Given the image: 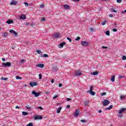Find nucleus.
<instances>
[{
    "instance_id": "412c9836",
    "label": "nucleus",
    "mask_w": 126,
    "mask_h": 126,
    "mask_svg": "<svg viewBox=\"0 0 126 126\" xmlns=\"http://www.w3.org/2000/svg\"><path fill=\"white\" fill-rule=\"evenodd\" d=\"M52 71H53L54 72H56V71H58V68L55 67H53L52 69Z\"/></svg>"
},
{
    "instance_id": "2eb2a0df",
    "label": "nucleus",
    "mask_w": 126,
    "mask_h": 126,
    "mask_svg": "<svg viewBox=\"0 0 126 126\" xmlns=\"http://www.w3.org/2000/svg\"><path fill=\"white\" fill-rule=\"evenodd\" d=\"M63 7H64V8H65V9H68L70 8V6L67 4L63 5Z\"/></svg>"
},
{
    "instance_id": "79ce46f5",
    "label": "nucleus",
    "mask_w": 126,
    "mask_h": 126,
    "mask_svg": "<svg viewBox=\"0 0 126 126\" xmlns=\"http://www.w3.org/2000/svg\"><path fill=\"white\" fill-rule=\"evenodd\" d=\"M27 126H33V123H30L28 124Z\"/></svg>"
},
{
    "instance_id": "423d86ee",
    "label": "nucleus",
    "mask_w": 126,
    "mask_h": 126,
    "mask_svg": "<svg viewBox=\"0 0 126 126\" xmlns=\"http://www.w3.org/2000/svg\"><path fill=\"white\" fill-rule=\"evenodd\" d=\"M79 112H80V109H79V108H78V109H77L75 111V113H74V116H75V117H77V116H79Z\"/></svg>"
},
{
    "instance_id": "7ed1b4c3",
    "label": "nucleus",
    "mask_w": 126,
    "mask_h": 126,
    "mask_svg": "<svg viewBox=\"0 0 126 126\" xmlns=\"http://www.w3.org/2000/svg\"><path fill=\"white\" fill-rule=\"evenodd\" d=\"M29 85L31 87H34V86H37V85H38V83L36 82H32L29 83Z\"/></svg>"
},
{
    "instance_id": "f8f14e48",
    "label": "nucleus",
    "mask_w": 126,
    "mask_h": 126,
    "mask_svg": "<svg viewBox=\"0 0 126 126\" xmlns=\"http://www.w3.org/2000/svg\"><path fill=\"white\" fill-rule=\"evenodd\" d=\"M54 37H55V38H60V37H61V34L58 33H55Z\"/></svg>"
},
{
    "instance_id": "dca6fc26",
    "label": "nucleus",
    "mask_w": 126,
    "mask_h": 126,
    "mask_svg": "<svg viewBox=\"0 0 126 126\" xmlns=\"http://www.w3.org/2000/svg\"><path fill=\"white\" fill-rule=\"evenodd\" d=\"M6 23H7V24H11V23H13V20H9L6 22Z\"/></svg>"
},
{
    "instance_id": "5fc2aeb1",
    "label": "nucleus",
    "mask_w": 126,
    "mask_h": 126,
    "mask_svg": "<svg viewBox=\"0 0 126 126\" xmlns=\"http://www.w3.org/2000/svg\"><path fill=\"white\" fill-rule=\"evenodd\" d=\"M105 111H107V110H111V109H110V107H107V108H106L105 109Z\"/></svg>"
},
{
    "instance_id": "a18cd8bd",
    "label": "nucleus",
    "mask_w": 126,
    "mask_h": 126,
    "mask_svg": "<svg viewBox=\"0 0 126 126\" xmlns=\"http://www.w3.org/2000/svg\"><path fill=\"white\" fill-rule=\"evenodd\" d=\"M81 123H86V120H82L80 121Z\"/></svg>"
},
{
    "instance_id": "1a4fd4ad",
    "label": "nucleus",
    "mask_w": 126,
    "mask_h": 126,
    "mask_svg": "<svg viewBox=\"0 0 126 126\" xmlns=\"http://www.w3.org/2000/svg\"><path fill=\"white\" fill-rule=\"evenodd\" d=\"M18 3V2L17 1H15L14 0H13L11 2L10 4L11 5H16Z\"/></svg>"
},
{
    "instance_id": "c9c22d12",
    "label": "nucleus",
    "mask_w": 126,
    "mask_h": 126,
    "mask_svg": "<svg viewBox=\"0 0 126 126\" xmlns=\"http://www.w3.org/2000/svg\"><path fill=\"white\" fill-rule=\"evenodd\" d=\"M122 60H123V61H126V56H123L122 57Z\"/></svg>"
},
{
    "instance_id": "de8ad7c7",
    "label": "nucleus",
    "mask_w": 126,
    "mask_h": 126,
    "mask_svg": "<svg viewBox=\"0 0 126 126\" xmlns=\"http://www.w3.org/2000/svg\"><path fill=\"white\" fill-rule=\"evenodd\" d=\"M117 2L121 3V2H122V0H117Z\"/></svg>"
},
{
    "instance_id": "c85d7f7f",
    "label": "nucleus",
    "mask_w": 126,
    "mask_h": 126,
    "mask_svg": "<svg viewBox=\"0 0 126 126\" xmlns=\"http://www.w3.org/2000/svg\"><path fill=\"white\" fill-rule=\"evenodd\" d=\"M41 22H45L46 21V19L45 18H42L40 20Z\"/></svg>"
},
{
    "instance_id": "aec40b11",
    "label": "nucleus",
    "mask_w": 126,
    "mask_h": 126,
    "mask_svg": "<svg viewBox=\"0 0 126 126\" xmlns=\"http://www.w3.org/2000/svg\"><path fill=\"white\" fill-rule=\"evenodd\" d=\"M91 75H97L98 74V71H94V72L90 73Z\"/></svg>"
},
{
    "instance_id": "603ef678",
    "label": "nucleus",
    "mask_w": 126,
    "mask_h": 126,
    "mask_svg": "<svg viewBox=\"0 0 126 126\" xmlns=\"http://www.w3.org/2000/svg\"><path fill=\"white\" fill-rule=\"evenodd\" d=\"M59 97V95H56L55 96L53 97V99H56V98H58Z\"/></svg>"
},
{
    "instance_id": "393cba45",
    "label": "nucleus",
    "mask_w": 126,
    "mask_h": 126,
    "mask_svg": "<svg viewBox=\"0 0 126 126\" xmlns=\"http://www.w3.org/2000/svg\"><path fill=\"white\" fill-rule=\"evenodd\" d=\"M106 35L107 36H110V31H107L105 32Z\"/></svg>"
},
{
    "instance_id": "4468645a",
    "label": "nucleus",
    "mask_w": 126,
    "mask_h": 126,
    "mask_svg": "<svg viewBox=\"0 0 126 126\" xmlns=\"http://www.w3.org/2000/svg\"><path fill=\"white\" fill-rule=\"evenodd\" d=\"M87 93H90V94H91V95H92L93 96H94V95L96 94V93L93 92V91H91L90 92H87Z\"/></svg>"
},
{
    "instance_id": "cd10ccee",
    "label": "nucleus",
    "mask_w": 126,
    "mask_h": 126,
    "mask_svg": "<svg viewBox=\"0 0 126 126\" xmlns=\"http://www.w3.org/2000/svg\"><path fill=\"white\" fill-rule=\"evenodd\" d=\"M106 23H108V21H104L102 22V25H105L106 24Z\"/></svg>"
},
{
    "instance_id": "09e8293b",
    "label": "nucleus",
    "mask_w": 126,
    "mask_h": 126,
    "mask_svg": "<svg viewBox=\"0 0 126 126\" xmlns=\"http://www.w3.org/2000/svg\"><path fill=\"white\" fill-rule=\"evenodd\" d=\"M112 31H113V32H117V31H118V30H117L116 29H113L112 30Z\"/></svg>"
},
{
    "instance_id": "20e7f679",
    "label": "nucleus",
    "mask_w": 126,
    "mask_h": 126,
    "mask_svg": "<svg viewBox=\"0 0 126 126\" xmlns=\"http://www.w3.org/2000/svg\"><path fill=\"white\" fill-rule=\"evenodd\" d=\"M81 44L83 47H86L89 45V42L88 41H82Z\"/></svg>"
},
{
    "instance_id": "e2e57ef3",
    "label": "nucleus",
    "mask_w": 126,
    "mask_h": 126,
    "mask_svg": "<svg viewBox=\"0 0 126 126\" xmlns=\"http://www.w3.org/2000/svg\"><path fill=\"white\" fill-rule=\"evenodd\" d=\"M110 0H101V1H109Z\"/></svg>"
},
{
    "instance_id": "a878e982",
    "label": "nucleus",
    "mask_w": 126,
    "mask_h": 126,
    "mask_svg": "<svg viewBox=\"0 0 126 126\" xmlns=\"http://www.w3.org/2000/svg\"><path fill=\"white\" fill-rule=\"evenodd\" d=\"M26 62V61L24 59H23L22 60L20 61V63H25Z\"/></svg>"
},
{
    "instance_id": "49530a36",
    "label": "nucleus",
    "mask_w": 126,
    "mask_h": 126,
    "mask_svg": "<svg viewBox=\"0 0 126 126\" xmlns=\"http://www.w3.org/2000/svg\"><path fill=\"white\" fill-rule=\"evenodd\" d=\"M10 33H14V31L13 30H10L9 31Z\"/></svg>"
},
{
    "instance_id": "f257e3e1",
    "label": "nucleus",
    "mask_w": 126,
    "mask_h": 126,
    "mask_svg": "<svg viewBox=\"0 0 126 126\" xmlns=\"http://www.w3.org/2000/svg\"><path fill=\"white\" fill-rule=\"evenodd\" d=\"M32 94V95H34L35 97H38V96L41 95V92L36 93L35 91H33Z\"/></svg>"
},
{
    "instance_id": "0eeeda50",
    "label": "nucleus",
    "mask_w": 126,
    "mask_h": 126,
    "mask_svg": "<svg viewBox=\"0 0 126 126\" xmlns=\"http://www.w3.org/2000/svg\"><path fill=\"white\" fill-rule=\"evenodd\" d=\"M64 45H66V43L64 41H63L62 43H61L60 44H59L58 45V47L60 49H62V48H63V46H64Z\"/></svg>"
},
{
    "instance_id": "6ab92c4d",
    "label": "nucleus",
    "mask_w": 126,
    "mask_h": 126,
    "mask_svg": "<svg viewBox=\"0 0 126 126\" xmlns=\"http://www.w3.org/2000/svg\"><path fill=\"white\" fill-rule=\"evenodd\" d=\"M62 109H63V107H60L59 108H58L57 111V114H60V113H61V111Z\"/></svg>"
},
{
    "instance_id": "c756f323",
    "label": "nucleus",
    "mask_w": 126,
    "mask_h": 126,
    "mask_svg": "<svg viewBox=\"0 0 126 126\" xmlns=\"http://www.w3.org/2000/svg\"><path fill=\"white\" fill-rule=\"evenodd\" d=\"M24 4H25V6H26L27 7L29 6V4H28V3L27 2H25Z\"/></svg>"
},
{
    "instance_id": "0e129e2a",
    "label": "nucleus",
    "mask_w": 126,
    "mask_h": 126,
    "mask_svg": "<svg viewBox=\"0 0 126 126\" xmlns=\"http://www.w3.org/2000/svg\"><path fill=\"white\" fill-rule=\"evenodd\" d=\"M109 109H113V106L112 105L109 106Z\"/></svg>"
},
{
    "instance_id": "338daca9",
    "label": "nucleus",
    "mask_w": 126,
    "mask_h": 126,
    "mask_svg": "<svg viewBox=\"0 0 126 126\" xmlns=\"http://www.w3.org/2000/svg\"><path fill=\"white\" fill-rule=\"evenodd\" d=\"M113 15L112 14H110L109 15V17H111V18H113Z\"/></svg>"
},
{
    "instance_id": "9d476101",
    "label": "nucleus",
    "mask_w": 126,
    "mask_h": 126,
    "mask_svg": "<svg viewBox=\"0 0 126 126\" xmlns=\"http://www.w3.org/2000/svg\"><path fill=\"white\" fill-rule=\"evenodd\" d=\"M36 67H40V68H43L45 66L44 64H37L36 65Z\"/></svg>"
},
{
    "instance_id": "4be33fe9",
    "label": "nucleus",
    "mask_w": 126,
    "mask_h": 126,
    "mask_svg": "<svg viewBox=\"0 0 126 126\" xmlns=\"http://www.w3.org/2000/svg\"><path fill=\"white\" fill-rule=\"evenodd\" d=\"M88 104H89V101H86L84 102V105L85 106H88Z\"/></svg>"
},
{
    "instance_id": "864d4df0",
    "label": "nucleus",
    "mask_w": 126,
    "mask_h": 126,
    "mask_svg": "<svg viewBox=\"0 0 126 126\" xmlns=\"http://www.w3.org/2000/svg\"><path fill=\"white\" fill-rule=\"evenodd\" d=\"M66 101H71V98H66Z\"/></svg>"
},
{
    "instance_id": "bb28decb",
    "label": "nucleus",
    "mask_w": 126,
    "mask_h": 126,
    "mask_svg": "<svg viewBox=\"0 0 126 126\" xmlns=\"http://www.w3.org/2000/svg\"><path fill=\"white\" fill-rule=\"evenodd\" d=\"M89 31L91 32H94V29L93 28H90V29H89Z\"/></svg>"
},
{
    "instance_id": "052dcab7",
    "label": "nucleus",
    "mask_w": 126,
    "mask_h": 126,
    "mask_svg": "<svg viewBox=\"0 0 126 126\" xmlns=\"http://www.w3.org/2000/svg\"><path fill=\"white\" fill-rule=\"evenodd\" d=\"M59 87H62L63 86V84L60 83V84H59Z\"/></svg>"
},
{
    "instance_id": "e433bc0d",
    "label": "nucleus",
    "mask_w": 126,
    "mask_h": 126,
    "mask_svg": "<svg viewBox=\"0 0 126 126\" xmlns=\"http://www.w3.org/2000/svg\"><path fill=\"white\" fill-rule=\"evenodd\" d=\"M16 79H22V77H19L18 76H16Z\"/></svg>"
},
{
    "instance_id": "f03ea898",
    "label": "nucleus",
    "mask_w": 126,
    "mask_h": 126,
    "mask_svg": "<svg viewBox=\"0 0 126 126\" xmlns=\"http://www.w3.org/2000/svg\"><path fill=\"white\" fill-rule=\"evenodd\" d=\"M109 103L110 101L108 100L107 99H104L103 101L102 102L103 106H108Z\"/></svg>"
},
{
    "instance_id": "69168bd1",
    "label": "nucleus",
    "mask_w": 126,
    "mask_h": 126,
    "mask_svg": "<svg viewBox=\"0 0 126 126\" xmlns=\"http://www.w3.org/2000/svg\"><path fill=\"white\" fill-rule=\"evenodd\" d=\"M54 82H55V80L54 79H52L51 80V83H54Z\"/></svg>"
},
{
    "instance_id": "bf43d9fd",
    "label": "nucleus",
    "mask_w": 126,
    "mask_h": 126,
    "mask_svg": "<svg viewBox=\"0 0 126 126\" xmlns=\"http://www.w3.org/2000/svg\"><path fill=\"white\" fill-rule=\"evenodd\" d=\"M119 118H123V115L120 114L118 116Z\"/></svg>"
},
{
    "instance_id": "5701e85b",
    "label": "nucleus",
    "mask_w": 126,
    "mask_h": 126,
    "mask_svg": "<svg viewBox=\"0 0 126 126\" xmlns=\"http://www.w3.org/2000/svg\"><path fill=\"white\" fill-rule=\"evenodd\" d=\"M115 77H116V76H115V75L112 76V77L111 78L112 82H114L115 81Z\"/></svg>"
},
{
    "instance_id": "ddd939ff",
    "label": "nucleus",
    "mask_w": 126,
    "mask_h": 126,
    "mask_svg": "<svg viewBox=\"0 0 126 126\" xmlns=\"http://www.w3.org/2000/svg\"><path fill=\"white\" fill-rule=\"evenodd\" d=\"M75 74L77 76H80V75L82 74V73L80 72V71H76Z\"/></svg>"
},
{
    "instance_id": "6e6552de",
    "label": "nucleus",
    "mask_w": 126,
    "mask_h": 126,
    "mask_svg": "<svg viewBox=\"0 0 126 126\" xmlns=\"http://www.w3.org/2000/svg\"><path fill=\"white\" fill-rule=\"evenodd\" d=\"M43 119V117L41 116H36L34 117V120H42Z\"/></svg>"
},
{
    "instance_id": "13d9d810",
    "label": "nucleus",
    "mask_w": 126,
    "mask_h": 126,
    "mask_svg": "<svg viewBox=\"0 0 126 126\" xmlns=\"http://www.w3.org/2000/svg\"><path fill=\"white\" fill-rule=\"evenodd\" d=\"M66 108H67V109H69V108H70V105H67L66 106Z\"/></svg>"
},
{
    "instance_id": "2f4dec72",
    "label": "nucleus",
    "mask_w": 126,
    "mask_h": 126,
    "mask_svg": "<svg viewBox=\"0 0 126 126\" xmlns=\"http://www.w3.org/2000/svg\"><path fill=\"white\" fill-rule=\"evenodd\" d=\"M43 58H49V55L47 54H44L43 56Z\"/></svg>"
},
{
    "instance_id": "3c124183",
    "label": "nucleus",
    "mask_w": 126,
    "mask_h": 126,
    "mask_svg": "<svg viewBox=\"0 0 126 126\" xmlns=\"http://www.w3.org/2000/svg\"><path fill=\"white\" fill-rule=\"evenodd\" d=\"M124 77H125V76H121V75L119 76L120 79H121V78H124Z\"/></svg>"
},
{
    "instance_id": "a211bd4d",
    "label": "nucleus",
    "mask_w": 126,
    "mask_h": 126,
    "mask_svg": "<svg viewBox=\"0 0 126 126\" xmlns=\"http://www.w3.org/2000/svg\"><path fill=\"white\" fill-rule=\"evenodd\" d=\"M8 36V33L6 32H4L3 33V37H4V38H6Z\"/></svg>"
},
{
    "instance_id": "9b49d317",
    "label": "nucleus",
    "mask_w": 126,
    "mask_h": 126,
    "mask_svg": "<svg viewBox=\"0 0 126 126\" xmlns=\"http://www.w3.org/2000/svg\"><path fill=\"white\" fill-rule=\"evenodd\" d=\"M126 108H121L119 111V114H123V113H124V112H125V111H126Z\"/></svg>"
},
{
    "instance_id": "37998d69",
    "label": "nucleus",
    "mask_w": 126,
    "mask_h": 126,
    "mask_svg": "<svg viewBox=\"0 0 126 126\" xmlns=\"http://www.w3.org/2000/svg\"><path fill=\"white\" fill-rule=\"evenodd\" d=\"M44 92H45V94H46V95H49V94H50V92L47 91Z\"/></svg>"
},
{
    "instance_id": "4c0bfd02",
    "label": "nucleus",
    "mask_w": 126,
    "mask_h": 126,
    "mask_svg": "<svg viewBox=\"0 0 126 126\" xmlns=\"http://www.w3.org/2000/svg\"><path fill=\"white\" fill-rule=\"evenodd\" d=\"M80 40V37L77 36V37L75 39L76 41H79Z\"/></svg>"
},
{
    "instance_id": "774afa93",
    "label": "nucleus",
    "mask_w": 126,
    "mask_h": 126,
    "mask_svg": "<svg viewBox=\"0 0 126 126\" xmlns=\"http://www.w3.org/2000/svg\"><path fill=\"white\" fill-rule=\"evenodd\" d=\"M125 12H126V10H125V11H122V14H124V13Z\"/></svg>"
},
{
    "instance_id": "f3484780",
    "label": "nucleus",
    "mask_w": 126,
    "mask_h": 126,
    "mask_svg": "<svg viewBox=\"0 0 126 126\" xmlns=\"http://www.w3.org/2000/svg\"><path fill=\"white\" fill-rule=\"evenodd\" d=\"M20 19H26V16L25 15H21Z\"/></svg>"
},
{
    "instance_id": "b1692460",
    "label": "nucleus",
    "mask_w": 126,
    "mask_h": 126,
    "mask_svg": "<svg viewBox=\"0 0 126 126\" xmlns=\"http://www.w3.org/2000/svg\"><path fill=\"white\" fill-rule=\"evenodd\" d=\"M22 115L23 116H27V115H28V113L26 112L23 111L22 112Z\"/></svg>"
},
{
    "instance_id": "4d7b16f0",
    "label": "nucleus",
    "mask_w": 126,
    "mask_h": 126,
    "mask_svg": "<svg viewBox=\"0 0 126 126\" xmlns=\"http://www.w3.org/2000/svg\"><path fill=\"white\" fill-rule=\"evenodd\" d=\"M111 11H112V12H117V11H116V10H114V9H111Z\"/></svg>"
},
{
    "instance_id": "6e6d98bb",
    "label": "nucleus",
    "mask_w": 126,
    "mask_h": 126,
    "mask_svg": "<svg viewBox=\"0 0 126 126\" xmlns=\"http://www.w3.org/2000/svg\"><path fill=\"white\" fill-rule=\"evenodd\" d=\"M27 109H31V107L28 105V106H26Z\"/></svg>"
},
{
    "instance_id": "8fccbe9b",
    "label": "nucleus",
    "mask_w": 126,
    "mask_h": 126,
    "mask_svg": "<svg viewBox=\"0 0 126 126\" xmlns=\"http://www.w3.org/2000/svg\"><path fill=\"white\" fill-rule=\"evenodd\" d=\"M102 49H108V47H107V46H102Z\"/></svg>"
},
{
    "instance_id": "a19ab883",
    "label": "nucleus",
    "mask_w": 126,
    "mask_h": 126,
    "mask_svg": "<svg viewBox=\"0 0 126 126\" xmlns=\"http://www.w3.org/2000/svg\"><path fill=\"white\" fill-rule=\"evenodd\" d=\"M67 40H68V41H69L70 43H71V41H72L71 38H69V37H67Z\"/></svg>"
},
{
    "instance_id": "72a5a7b5",
    "label": "nucleus",
    "mask_w": 126,
    "mask_h": 126,
    "mask_svg": "<svg viewBox=\"0 0 126 126\" xmlns=\"http://www.w3.org/2000/svg\"><path fill=\"white\" fill-rule=\"evenodd\" d=\"M1 80H5V81H6V80H7V79H8V78L2 77V78H1Z\"/></svg>"
},
{
    "instance_id": "7c9ffc66",
    "label": "nucleus",
    "mask_w": 126,
    "mask_h": 126,
    "mask_svg": "<svg viewBox=\"0 0 126 126\" xmlns=\"http://www.w3.org/2000/svg\"><path fill=\"white\" fill-rule=\"evenodd\" d=\"M36 52L37 54H39V55L42 54V51H41V50H36Z\"/></svg>"
},
{
    "instance_id": "39448f33",
    "label": "nucleus",
    "mask_w": 126,
    "mask_h": 126,
    "mask_svg": "<svg viewBox=\"0 0 126 126\" xmlns=\"http://www.w3.org/2000/svg\"><path fill=\"white\" fill-rule=\"evenodd\" d=\"M2 65H4L5 67H7V66H10L11 65V63L10 62H7L6 63H2Z\"/></svg>"
},
{
    "instance_id": "473e14b6",
    "label": "nucleus",
    "mask_w": 126,
    "mask_h": 126,
    "mask_svg": "<svg viewBox=\"0 0 126 126\" xmlns=\"http://www.w3.org/2000/svg\"><path fill=\"white\" fill-rule=\"evenodd\" d=\"M93 87L91 86V87H90V90H89V91H88L87 92H90V91H93Z\"/></svg>"
},
{
    "instance_id": "f704fd0d",
    "label": "nucleus",
    "mask_w": 126,
    "mask_h": 126,
    "mask_svg": "<svg viewBox=\"0 0 126 126\" xmlns=\"http://www.w3.org/2000/svg\"><path fill=\"white\" fill-rule=\"evenodd\" d=\"M13 34H14L16 37H17V35H18V33H17V32L15 31L14 32Z\"/></svg>"
},
{
    "instance_id": "680f3d73",
    "label": "nucleus",
    "mask_w": 126,
    "mask_h": 126,
    "mask_svg": "<svg viewBox=\"0 0 126 126\" xmlns=\"http://www.w3.org/2000/svg\"><path fill=\"white\" fill-rule=\"evenodd\" d=\"M38 108V109H40V110H43V107H42L41 106H39Z\"/></svg>"
},
{
    "instance_id": "58836bf2",
    "label": "nucleus",
    "mask_w": 126,
    "mask_h": 126,
    "mask_svg": "<svg viewBox=\"0 0 126 126\" xmlns=\"http://www.w3.org/2000/svg\"><path fill=\"white\" fill-rule=\"evenodd\" d=\"M39 76V79H42V74H39L38 75Z\"/></svg>"
},
{
    "instance_id": "c03bdc74",
    "label": "nucleus",
    "mask_w": 126,
    "mask_h": 126,
    "mask_svg": "<svg viewBox=\"0 0 126 126\" xmlns=\"http://www.w3.org/2000/svg\"><path fill=\"white\" fill-rule=\"evenodd\" d=\"M106 93H102L100 94L101 96H104V95H106Z\"/></svg>"
},
{
    "instance_id": "ea45409f",
    "label": "nucleus",
    "mask_w": 126,
    "mask_h": 126,
    "mask_svg": "<svg viewBox=\"0 0 126 126\" xmlns=\"http://www.w3.org/2000/svg\"><path fill=\"white\" fill-rule=\"evenodd\" d=\"M120 98L121 99H125V98H126V95H121Z\"/></svg>"
}]
</instances>
